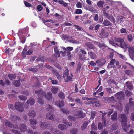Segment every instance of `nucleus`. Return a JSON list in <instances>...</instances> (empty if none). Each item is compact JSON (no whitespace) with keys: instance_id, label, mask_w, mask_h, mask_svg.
Returning a JSON list of instances; mask_svg holds the SVG:
<instances>
[{"instance_id":"f257e3e1","label":"nucleus","mask_w":134,"mask_h":134,"mask_svg":"<svg viewBox=\"0 0 134 134\" xmlns=\"http://www.w3.org/2000/svg\"><path fill=\"white\" fill-rule=\"evenodd\" d=\"M115 41L119 43V46L122 48H125L127 47V45L125 43L123 39L120 37H115Z\"/></svg>"},{"instance_id":"f03ea898","label":"nucleus","mask_w":134,"mask_h":134,"mask_svg":"<svg viewBox=\"0 0 134 134\" xmlns=\"http://www.w3.org/2000/svg\"><path fill=\"white\" fill-rule=\"evenodd\" d=\"M16 109L19 112H22L24 111V108L23 104L20 102L15 103V105Z\"/></svg>"},{"instance_id":"7ed1b4c3","label":"nucleus","mask_w":134,"mask_h":134,"mask_svg":"<svg viewBox=\"0 0 134 134\" xmlns=\"http://www.w3.org/2000/svg\"><path fill=\"white\" fill-rule=\"evenodd\" d=\"M124 94L122 91H120L118 92L116 94L115 98L118 100L120 101L124 98Z\"/></svg>"},{"instance_id":"20e7f679","label":"nucleus","mask_w":134,"mask_h":134,"mask_svg":"<svg viewBox=\"0 0 134 134\" xmlns=\"http://www.w3.org/2000/svg\"><path fill=\"white\" fill-rule=\"evenodd\" d=\"M85 45L90 49H93L95 52H97V49L93 44L91 42H88L85 43Z\"/></svg>"},{"instance_id":"39448f33","label":"nucleus","mask_w":134,"mask_h":134,"mask_svg":"<svg viewBox=\"0 0 134 134\" xmlns=\"http://www.w3.org/2000/svg\"><path fill=\"white\" fill-rule=\"evenodd\" d=\"M63 50L64 51H61L60 53L62 54V56H65L66 54H67V56L70 57L71 54L70 51H68L65 47H63Z\"/></svg>"},{"instance_id":"423d86ee","label":"nucleus","mask_w":134,"mask_h":134,"mask_svg":"<svg viewBox=\"0 0 134 134\" xmlns=\"http://www.w3.org/2000/svg\"><path fill=\"white\" fill-rule=\"evenodd\" d=\"M74 115L79 118L82 119L85 116V114L81 111H78L74 114Z\"/></svg>"},{"instance_id":"0eeeda50","label":"nucleus","mask_w":134,"mask_h":134,"mask_svg":"<svg viewBox=\"0 0 134 134\" xmlns=\"http://www.w3.org/2000/svg\"><path fill=\"white\" fill-rule=\"evenodd\" d=\"M35 93L37 94L40 97H43L45 94V92L42 89H40L35 91Z\"/></svg>"},{"instance_id":"6e6552de","label":"nucleus","mask_w":134,"mask_h":134,"mask_svg":"<svg viewBox=\"0 0 134 134\" xmlns=\"http://www.w3.org/2000/svg\"><path fill=\"white\" fill-rule=\"evenodd\" d=\"M121 122L122 124H124L127 123V118L125 114H121Z\"/></svg>"},{"instance_id":"1a4fd4ad","label":"nucleus","mask_w":134,"mask_h":134,"mask_svg":"<svg viewBox=\"0 0 134 134\" xmlns=\"http://www.w3.org/2000/svg\"><path fill=\"white\" fill-rule=\"evenodd\" d=\"M115 59H112L111 60L110 63L108 64L107 67L109 68H114L115 67L114 64L115 62Z\"/></svg>"},{"instance_id":"9d476101","label":"nucleus","mask_w":134,"mask_h":134,"mask_svg":"<svg viewBox=\"0 0 134 134\" xmlns=\"http://www.w3.org/2000/svg\"><path fill=\"white\" fill-rule=\"evenodd\" d=\"M11 121L14 122H17L18 121H19L21 120L19 116L13 115L11 118Z\"/></svg>"},{"instance_id":"9b49d317","label":"nucleus","mask_w":134,"mask_h":134,"mask_svg":"<svg viewBox=\"0 0 134 134\" xmlns=\"http://www.w3.org/2000/svg\"><path fill=\"white\" fill-rule=\"evenodd\" d=\"M46 118L48 119L52 120L53 121H55L54 118V116L51 112L47 114L46 115Z\"/></svg>"},{"instance_id":"f8f14e48","label":"nucleus","mask_w":134,"mask_h":134,"mask_svg":"<svg viewBox=\"0 0 134 134\" xmlns=\"http://www.w3.org/2000/svg\"><path fill=\"white\" fill-rule=\"evenodd\" d=\"M20 130L22 132H25L26 129V125L25 124H22L19 126Z\"/></svg>"},{"instance_id":"ddd939ff","label":"nucleus","mask_w":134,"mask_h":134,"mask_svg":"<svg viewBox=\"0 0 134 134\" xmlns=\"http://www.w3.org/2000/svg\"><path fill=\"white\" fill-rule=\"evenodd\" d=\"M103 25L106 26H112V24L109 21L104 20L102 23Z\"/></svg>"},{"instance_id":"4468645a","label":"nucleus","mask_w":134,"mask_h":134,"mask_svg":"<svg viewBox=\"0 0 134 134\" xmlns=\"http://www.w3.org/2000/svg\"><path fill=\"white\" fill-rule=\"evenodd\" d=\"M5 126H8L9 127L12 128L13 126V124L8 120H6L5 121Z\"/></svg>"},{"instance_id":"2eb2a0df","label":"nucleus","mask_w":134,"mask_h":134,"mask_svg":"<svg viewBox=\"0 0 134 134\" xmlns=\"http://www.w3.org/2000/svg\"><path fill=\"white\" fill-rule=\"evenodd\" d=\"M29 116L31 118H34L36 116V113L34 110H30L28 113Z\"/></svg>"},{"instance_id":"dca6fc26","label":"nucleus","mask_w":134,"mask_h":134,"mask_svg":"<svg viewBox=\"0 0 134 134\" xmlns=\"http://www.w3.org/2000/svg\"><path fill=\"white\" fill-rule=\"evenodd\" d=\"M46 109L47 111H50L51 112L54 111V109L49 104L47 105L46 107Z\"/></svg>"},{"instance_id":"f3484780","label":"nucleus","mask_w":134,"mask_h":134,"mask_svg":"<svg viewBox=\"0 0 134 134\" xmlns=\"http://www.w3.org/2000/svg\"><path fill=\"white\" fill-rule=\"evenodd\" d=\"M27 103L30 105H32L35 103V100L33 98H30V99L26 102Z\"/></svg>"},{"instance_id":"a211bd4d","label":"nucleus","mask_w":134,"mask_h":134,"mask_svg":"<svg viewBox=\"0 0 134 134\" xmlns=\"http://www.w3.org/2000/svg\"><path fill=\"white\" fill-rule=\"evenodd\" d=\"M125 84L128 88L129 90H131L133 89V85L131 82L130 83L129 82L127 81L126 83Z\"/></svg>"},{"instance_id":"6ab92c4d","label":"nucleus","mask_w":134,"mask_h":134,"mask_svg":"<svg viewBox=\"0 0 134 134\" xmlns=\"http://www.w3.org/2000/svg\"><path fill=\"white\" fill-rule=\"evenodd\" d=\"M52 97V93L50 92H48L47 94L45 95L46 98L48 100H49L51 99Z\"/></svg>"},{"instance_id":"aec40b11","label":"nucleus","mask_w":134,"mask_h":134,"mask_svg":"<svg viewBox=\"0 0 134 134\" xmlns=\"http://www.w3.org/2000/svg\"><path fill=\"white\" fill-rule=\"evenodd\" d=\"M117 112H114L113 114L111 116V118L113 121H116L117 119Z\"/></svg>"},{"instance_id":"412c9836","label":"nucleus","mask_w":134,"mask_h":134,"mask_svg":"<svg viewBox=\"0 0 134 134\" xmlns=\"http://www.w3.org/2000/svg\"><path fill=\"white\" fill-rule=\"evenodd\" d=\"M58 127L62 130H65L66 128V126L63 124H60L58 125Z\"/></svg>"},{"instance_id":"4be33fe9","label":"nucleus","mask_w":134,"mask_h":134,"mask_svg":"<svg viewBox=\"0 0 134 134\" xmlns=\"http://www.w3.org/2000/svg\"><path fill=\"white\" fill-rule=\"evenodd\" d=\"M8 77L10 80H13L16 78V74H10L8 75Z\"/></svg>"},{"instance_id":"5701e85b","label":"nucleus","mask_w":134,"mask_h":134,"mask_svg":"<svg viewBox=\"0 0 134 134\" xmlns=\"http://www.w3.org/2000/svg\"><path fill=\"white\" fill-rule=\"evenodd\" d=\"M12 84L16 87H19L20 85V81L19 80H16L12 82Z\"/></svg>"},{"instance_id":"b1692460","label":"nucleus","mask_w":134,"mask_h":134,"mask_svg":"<svg viewBox=\"0 0 134 134\" xmlns=\"http://www.w3.org/2000/svg\"><path fill=\"white\" fill-rule=\"evenodd\" d=\"M89 122L88 121H85L84 122L83 125L81 126V129L82 130H84L88 125Z\"/></svg>"},{"instance_id":"393cba45","label":"nucleus","mask_w":134,"mask_h":134,"mask_svg":"<svg viewBox=\"0 0 134 134\" xmlns=\"http://www.w3.org/2000/svg\"><path fill=\"white\" fill-rule=\"evenodd\" d=\"M63 77L64 78H66L69 75V70L68 69H67L64 71V72L63 74Z\"/></svg>"},{"instance_id":"a878e982","label":"nucleus","mask_w":134,"mask_h":134,"mask_svg":"<svg viewBox=\"0 0 134 134\" xmlns=\"http://www.w3.org/2000/svg\"><path fill=\"white\" fill-rule=\"evenodd\" d=\"M105 2L103 1H100L97 3V5L99 7H103V5L104 4Z\"/></svg>"},{"instance_id":"bb28decb","label":"nucleus","mask_w":134,"mask_h":134,"mask_svg":"<svg viewBox=\"0 0 134 134\" xmlns=\"http://www.w3.org/2000/svg\"><path fill=\"white\" fill-rule=\"evenodd\" d=\"M82 65V64L80 62H79L77 64V68L76 69V71L78 72H80V70L81 68Z\"/></svg>"},{"instance_id":"cd10ccee","label":"nucleus","mask_w":134,"mask_h":134,"mask_svg":"<svg viewBox=\"0 0 134 134\" xmlns=\"http://www.w3.org/2000/svg\"><path fill=\"white\" fill-rule=\"evenodd\" d=\"M48 125V124H47V123H46L45 122H40V127L42 128V129H44V128H46V127L47 126V125Z\"/></svg>"},{"instance_id":"c85d7f7f","label":"nucleus","mask_w":134,"mask_h":134,"mask_svg":"<svg viewBox=\"0 0 134 134\" xmlns=\"http://www.w3.org/2000/svg\"><path fill=\"white\" fill-rule=\"evenodd\" d=\"M57 2H58L60 4H63V6L65 7H66L68 5L67 3L65 2H64L63 0H58Z\"/></svg>"},{"instance_id":"c756f323","label":"nucleus","mask_w":134,"mask_h":134,"mask_svg":"<svg viewBox=\"0 0 134 134\" xmlns=\"http://www.w3.org/2000/svg\"><path fill=\"white\" fill-rule=\"evenodd\" d=\"M88 54L90 56V58L92 59H94L96 58V55L94 53L93 54L92 52H88Z\"/></svg>"},{"instance_id":"7c9ffc66","label":"nucleus","mask_w":134,"mask_h":134,"mask_svg":"<svg viewBox=\"0 0 134 134\" xmlns=\"http://www.w3.org/2000/svg\"><path fill=\"white\" fill-rule=\"evenodd\" d=\"M27 51V50L25 48H24L23 49L21 54L23 58H24L26 57L27 54V53L26 52Z\"/></svg>"},{"instance_id":"2f4dec72","label":"nucleus","mask_w":134,"mask_h":134,"mask_svg":"<svg viewBox=\"0 0 134 134\" xmlns=\"http://www.w3.org/2000/svg\"><path fill=\"white\" fill-rule=\"evenodd\" d=\"M124 72L125 74L130 76H132L133 74V72L132 71L129 70H125Z\"/></svg>"},{"instance_id":"473e14b6","label":"nucleus","mask_w":134,"mask_h":134,"mask_svg":"<svg viewBox=\"0 0 134 134\" xmlns=\"http://www.w3.org/2000/svg\"><path fill=\"white\" fill-rule=\"evenodd\" d=\"M84 8L85 9L88 10L91 12H92L93 10V8L92 7H90L87 4H86V5H85L84 6Z\"/></svg>"},{"instance_id":"72a5a7b5","label":"nucleus","mask_w":134,"mask_h":134,"mask_svg":"<svg viewBox=\"0 0 134 134\" xmlns=\"http://www.w3.org/2000/svg\"><path fill=\"white\" fill-rule=\"evenodd\" d=\"M58 90V88L57 87H52L51 89L52 92L54 94L57 93Z\"/></svg>"},{"instance_id":"f704fd0d","label":"nucleus","mask_w":134,"mask_h":134,"mask_svg":"<svg viewBox=\"0 0 134 134\" xmlns=\"http://www.w3.org/2000/svg\"><path fill=\"white\" fill-rule=\"evenodd\" d=\"M107 113H103L102 115V121H103V122L104 123V126H106V120L105 118H104V116L107 114Z\"/></svg>"},{"instance_id":"c9c22d12","label":"nucleus","mask_w":134,"mask_h":134,"mask_svg":"<svg viewBox=\"0 0 134 134\" xmlns=\"http://www.w3.org/2000/svg\"><path fill=\"white\" fill-rule=\"evenodd\" d=\"M107 19L113 23L115 22V19L112 15H110Z\"/></svg>"},{"instance_id":"e433bc0d","label":"nucleus","mask_w":134,"mask_h":134,"mask_svg":"<svg viewBox=\"0 0 134 134\" xmlns=\"http://www.w3.org/2000/svg\"><path fill=\"white\" fill-rule=\"evenodd\" d=\"M30 123L31 125H35L36 124L37 122V121L36 120H35L34 119H30L29 120Z\"/></svg>"},{"instance_id":"4c0bfd02","label":"nucleus","mask_w":134,"mask_h":134,"mask_svg":"<svg viewBox=\"0 0 134 134\" xmlns=\"http://www.w3.org/2000/svg\"><path fill=\"white\" fill-rule=\"evenodd\" d=\"M58 96L61 99H63L65 97V96L62 92H60L58 94Z\"/></svg>"},{"instance_id":"58836bf2","label":"nucleus","mask_w":134,"mask_h":134,"mask_svg":"<svg viewBox=\"0 0 134 134\" xmlns=\"http://www.w3.org/2000/svg\"><path fill=\"white\" fill-rule=\"evenodd\" d=\"M82 10L80 9H77L75 10L74 14H81L82 13Z\"/></svg>"},{"instance_id":"ea45409f","label":"nucleus","mask_w":134,"mask_h":134,"mask_svg":"<svg viewBox=\"0 0 134 134\" xmlns=\"http://www.w3.org/2000/svg\"><path fill=\"white\" fill-rule=\"evenodd\" d=\"M102 122L103 123V124H102V123L100 122L98 124V129L99 130H100L102 129L103 128V127H105L106 126H104V123L103 122V121Z\"/></svg>"},{"instance_id":"a19ab883","label":"nucleus","mask_w":134,"mask_h":134,"mask_svg":"<svg viewBox=\"0 0 134 134\" xmlns=\"http://www.w3.org/2000/svg\"><path fill=\"white\" fill-rule=\"evenodd\" d=\"M24 3L25 6L27 7H32V5L30 3H28L26 1H24Z\"/></svg>"},{"instance_id":"79ce46f5","label":"nucleus","mask_w":134,"mask_h":134,"mask_svg":"<svg viewBox=\"0 0 134 134\" xmlns=\"http://www.w3.org/2000/svg\"><path fill=\"white\" fill-rule=\"evenodd\" d=\"M75 102L79 104L80 105H82L83 104V103L82 101L79 98L76 99L75 100Z\"/></svg>"},{"instance_id":"37998d69","label":"nucleus","mask_w":134,"mask_h":134,"mask_svg":"<svg viewBox=\"0 0 134 134\" xmlns=\"http://www.w3.org/2000/svg\"><path fill=\"white\" fill-rule=\"evenodd\" d=\"M77 129H74L70 131L71 134H77Z\"/></svg>"},{"instance_id":"c03bdc74","label":"nucleus","mask_w":134,"mask_h":134,"mask_svg":"<svg viewBox=\"0 0 134 134\" xmlns=\"http://www.w3.org/2000/svg\"><path fill=\"white\" fill-rule=\"evenodd\" d=\"M65 81L66 82L72 80V78L70 76H68L66 78H64Z\"/></svg>"},{"instance_id":"a18cd8bd","label":"nucleus","mask_w":134,"mask_h":134,"mask_svg":"<svg viewBox=\"0 0 134 134\" xmlns=\"http://www.w3.org/2000/svg\"><path fill=\"white\" fill-rule=\"evenodd\" d=\"M19 98L20 99L23 101H25L27 99V97L23 95L19 96Z\"/></svg>"},{"instance_id":"49530a36","label":"nucleus","mask_w":134,"mask_h":134,"mask_svg":"<svg viewBox=\"0 0 134 134\" xmlns=\"http://www.w3.org/2000/svg\"><path fill=\"white\" fill-rule=\"evenodd\" d=\"M68 120H70L71 121H75L76 119V117L71 116H68Z\"/></svg>"},{"instance_id":"de8ad7c7","label":"nucleus","mask_w":134,"mask_h":134,"mask_svg":"<svg viewBox=\"0 0 134 134\" xmlns=\"http://www.w3.org/2000/svg\"><path fill=\"white\" fill-rule=\"evenodd\" d=\"M129 106L128 105L126 104L125 108L124 109L125 113L127 114L129 112Z\"/></svg>"},{"instance_id":"09e8293b","label":"nucleus","mask_w":134,"mask_h":134,"mask_svg":"<svg viewBox=\"0 0 134 134\" xmlns=\"http://www.w3.org/2000/svg\"><path fill=\"white\" fill-rule=\"evenodd\" d=\"M63 122L64 124L67 125L69 126H72V123L67 122V121L65 120H63Z\"/></svg>"},{"instance_id":"8fccbe9b","label":"nucleus","mask_w":134,"mask_h":134,"mask_svg":"<svg viewBox=\"0 0 134 134\" xmlns=\"http://www.w3.org/2000/svg\"><path fill=\"white\" fill-rule=\"evenodd\" d=\"M125 93L127 97H129L132 95L131 92L127 90H126L125 91Z\"/></svg>"},{"instance_id":"3c124183","label":"nucleus","mask_w":134,"mask_h":134,"mask_svg":"<svg viewBox=\"0 0 134 134\" xmlns=\"http://www.w3.org/2000/svg\"><path fill=\"white\" fill-rule=\"evenodd\" d=\"M28 70L29 71L33 72H36L37 71V69L36 68H29L28 69Z\"/></svg>"},{"instance_id":"603ef678","label":"nucleus","mask_w":134,"mask_h":134,"mask_svg":"<svg viewBox=\"0 0 134 134\" xmlns=\"http://www.w3.org/2000/svg\"><path fill=\"white\" fill-rule=\"evenodd\" d=\"M54 134H63L62 132L59 130H54Z\"/></svg>"},{"instance_id":"864d4df0","label":"nucleus","mask_w":134,"mask_h":134,"mask_svg":"<svg viewBox=\"0 0 134 134\" xmlns=\"http://www.w3.org/2000/svg\"><path fill=\"white\" fill-rule=\"evenodd\" d=\"M127 38L128 39L129 41L130 42H131L132 41L133 37L132 35L130 34H129L128 35Z\"/></svg>"},{"instance_id":"5fc2aeb1","label":"nucleus","mask_w":134,"mask_h":134,"mask_svg":"<svg viewBox=\"0 0 134 134\" xmlns=\"http://www.w3.org/2000/svg\"><path fill=\"white\" fill-rule=\"evenodd\" d=\"M11 131L14 134H21L20 132L18 130L15 129H12Z\"/></svg>"},{"instance_id":"6e6d98bb","label":"nucleus","mask_w":134,"mask_h":134,"mask_svg":"<svg viewBox=\"0 0 134 134\" xmlns=\"http://www.w3.org/2000/svg\"><path fill=\"white\" fill-rule=\"evenodd\" d=\"M125 18L123 16H121L119 17L118 20L120 21V22H123L124 21V19Z\"/></svg>"},{"instance_id":"4d7b16f0","label":"nucleus","mask_w":134,"mask_h":134,"mask_svg":"<svg viewBox=\"0 0 134 134\" xmlns=\"http://www.w3.org/2000/svg\"><path fill=\"white\" fill-rule=\"evenodd\" d=\"M122 126L123 130L126 132H127L126 130L127 129V123H125Z\"/></svg>"},{"instance_id":"13d9d810","label":"nucleus","mask_w":134,"mask_h":134,"mask_svg":"<svg viewBox=\"0 0 134 134\" xmlns=\"http://www.w3.org/2000/svg\"><path fill=\"white\" fill-rule=\"evenodd\" d=\"M43 8L42 5L39 4L37 7V9L39 11H41L43 9Z\"/></svg>"},{"instance_id":"bf43d9fd","label":"nucleus","mask_w":134,"mask_h":134,"mask_svg":"<svg viewBox=\"0 0 134 134\" xmlns=\"http://www.w3.org/2000/svg\"><path fill=\"white\" fill-rule=\"evenodd\" d=\"M82 4L79 1L76 4V6L78 8H81Z\"/></svg>"},{"instance_id":"052dcab7","label":"nucleus","mask_w":134,"mask_h":134,"mask_svg":"<svg viewBox=\"0 0 134 134\" xmlns=\"http://www.w3.org/2000/svg\"><path fill=\"white\" fill-rule=\"evenodd\" d=\"M95 113L94 112H91V119L92 120L95 117Z\"/></svg>"},{"instance_id":"680f3d73","label":"nucleus","mask_w":134,"mask_h":134,"mask_svg":"<svg viewBox=\"0 0 134 134\" xmlns=\"http://www.w3.org/2000/svg\"><path fill=\"white\" fill-rule=\"evenodd\" d=\"M38 102L40 104L42 105L44 103L43 100L42 99L39 98L38 100Z\"/></svg>"},{"instance_id":"e2e57ef3","label":"nucleus","mask_w":134,"mask_h":134,"mask_svg":"<svg viewBox=\"0 0 134 134\" xmlns=\"http://www.w3.org/2000/svg\"><path fill=\"white\" fill-rule=\"evenodd\" d=\"M107 92L109 94H112L113 92L111 89L110 88H106Z\"/></svg>"},{"instance_id":"0e129e2a","label":"nucleus","mask_w":134,"mask_h":134,"mask_svg":"<svg viewBox=\"0 0 134 134\" xmlns=\"http://www.w3.org/2000/svg\"><path fill=\"white\" fill-rule=\"evenodd\" d=\"M94 103V100H90L87 102L86 104L87 105L92 104Z\"/></svg>"},{"instance_id":"69168bd1","label":"nucleus","mask_w":134,"mask_h":134,"mask_svg":"<svg viewBox=\"0 0 134 134\" xmlns=\"http://www.w3.org/2000/svg\"><path fill=\"white\" fill-rule=\"evenodd\" d=\"M43 57L40 56L37 58L36 60L38 62L40 61H43Z\"/></svg>"},{"instance_id":"338daca9","label":"nucleus","mask_w":134,"mask_h":134,"mask_svg":"<svg viewBox=\"0 0 134 134\" xmlns=\"http://www.w3.org/2000/svg\"><path fill=\"white\" fill-rule=\"evenodd\" d=\"M91 128L92 130H96V127L95 126V125L94 123H93L92 124L91 126Z\"/></svg>"},{"instance_id":"774afa93","label":"nucleus","mask_w":134,"mask_h":134,"mask_svg":"<svg viewBox=\"0 0 134 134\" xmlns=\"http://www.w3.org/2000/svg\"><path fill=\"white\" fill-rule=\"evenodd\" d=\"M130 119L132 121H134V112L131 113V115Z\"/></svg>"}]
</instances>
